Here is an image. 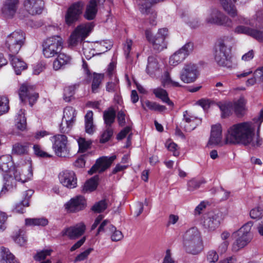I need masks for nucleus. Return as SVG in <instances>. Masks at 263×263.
<instances>
[{
    "label": "nucleus",
    "mask_w": 263,
    "mask_h": 263,
    "mask_svg": "<svg viewBox=\"0 0 263 263\" xmlns=\"http://www.w3.org/2000/svg\"><path fill=\"white\" fill-rule=\"evenodd\" d=\"M221 220V214L210 213L204 217L203 227L209 231H214L218 227Z\"/></svg>",
    "instance_id": "15"
},
{
    "label": "nucleus",
    "mask_w": 263,
    "mask_h": 263,
    "mask_svg": "<svg viewBox=\"0 0 263 263\" xmlns=\"http://www.w3.org/2000/svg\"><path fill=\"white\" fill-rule=\"evenodd\" d=\"M255 126L251 122L236 123L228 130L226 143L249 145L254 137Z\"/></svg>",
    "instance_id": "1"
},
{
    "label": "nucleus",
    "mask_w": 263,
    "mask_h": 263,
    "mask_svg": "<svg viewBox=\"0 0 263 263\" xmlns=\"http://www.w3.org/2000/svg\"><path fill=\"white\" fill-rule=\"evenodd\" d=\"M18 0L6 1L2 8V13L6 18H12L17 9Z\"/></svg>",
    "instance_id": "21"
},
{
    "label": "nucleus",
    "mask_w": 263,
    "mask_h": 263,
    "mask_svg": "<svg viewBox=\"0 0 263 263\" xmlns=\"http://www.w3.org/2000/svg\"><path fill=\"white\" fill-rule=\"evenodd\" d=\"M107 206V204L105 200H101L96 203L91 208L92 211L97 213H101L104 211Z\"/></svg>",
    "instance_id": "50"
},
{
    "label": "nucleus",
    "mask_w": 263,
    "mask_h": 263,
    "mask_svg": "<svg viewBox=\"0 0 263 263\" xmlns=\"http://www.w3.org/2000/svg\"><path fill=\"white\" fill-rule=\"evenodd\" d=\"M22 172L23 171L21 170L20 168L13 167L8 175L10 177L11 182L12 183V181H13L14 179L17 181L16 176H18V178L21 177Z\"/></svg>",
    "instance_id": "57"
},
{
    "label": "nucleus",
    "mask_w": 263,
    "mask_h": 263,
    "mask_svg": "<svg viewBox=\"0 0 263 263\" xmlns=\"http://www.w3.org/2000/svg\"><path fill=\"white\" fill-rule=\"evenodd\" d=\"M78 142L79 147V151L81 152H85L86 151L90 148L91 144V141H86V140L83 138H79Z\"/></svg>",
    "instance_id": "53"
},
{
    "label": "nucleus",
    "mask_w": 263,
    "mask_h": 263,
    "mask_svg": "<svg viewBox=\"0 0 263 263\" xmlns=\"http://www.w3.org/2000/svg\"><path fill=\"white\" fill-rule=\"evenodd\" d=\"M52 250L50 249L43 250L37 252L34 256L33 258L35 261H40L45 259L47 256H49Z\"/></svg>",
    "instance_id": "52"
},
{
    "label": "nucleus",
    "mask_w": 263,
    "mask_h": 263,
    "mask_svg": "<svg viewBox=\"0 0 263 263\" xmlns=\"http://www.w3.org/2000/svg\"><path fill=\"white\" fill-rule=\"evenodd\" d=\"M114 130L111 126H106V129L101 135L100 142L101 143H105L108 141L112 136Z\"/></svg>",
    "instance_id": "44"
},
{
    "label": "nucleus",
    "mask_w": 263,
    "mask_h": 263,
    "mask_svg": "<svg viewBox=\"0 0 263 263\" xmlns=\"http://www.w3.org/2000/svg\"><path fill=\"white\" fill-rule=\"evenodd\" d=\"M58 55L57 58L62 61V63H64L65 65L70 64L71 61V57L70 56L60 52Z\"/></svg>",
    "instance_id": "63"
},
{
    "label": "nucleus",
    "mask_w": 263,
    "mask_h": 263,
    "mask_svg": "<svg viewBox=\"0 0 263 263\" xmlns=\"http://www.w3.org/2000/svg\"><path fill=\"white\" fill-rule=\"evenodd\" d=\"M34 192L33 190H29L25 192L24 196V199L21 201L20 203L16 204L14 211L16 213H23L24 208L29 206V200L30 198L33 195Z\"/></svg>",
    "instance_id": "27"
},
{
    "label": "nucleus",
    "mask_w": 263,
    "mask_h": 263,
    "mask_svg": "<svg viewBox=\"0 0 263 263\" xmlns=\"http://www.w3.org/2000/svg\"><path fill=\"white\" fill-rule=\"evenodd\" d=\"M99 5L97 0H90L89 4L87 6L84 17L88 20H93L97 12V5Z\"/></svg>",
    "instance_id": "26"
},
{
    "label": "nucleus",
    "mask_w": 263,
    "mask_h": 263,
    "mask_svg": "<svg viewBox=\"0 0 263 263\" xmlns=\"http://www.w3.org/2000/svg\"><path fill=\"white\" fill-rule=\"evenodd\" d=\"M186 57L181 51L177 50L170 58L169 63L171 65L176 66L182 62Z\"/></svg>",
    "instance_id": "40"
},
{
    "label": "nucleus",
    "mask_w": 263,
    "mask_h": 263,
    "mask_svg": "<svg viewBox=\"0 0 263 263\" xmlns=\"http://www.w3.org/2000/svg\"><path fill=\"white\" fill-rule=\"evenodd\" d=\"M1 263H18L14 256L10 252L8 248H3L1 251Z\"/></svg>",
    "instance_id": "36"
},
{
    "label": "nucleus",
    "mask_w": 263,
    "mask_h": 263,
    "mask_svg": "<svg viewBox=\"0 0 263 263\" xmlns=\"http://www.w3.org/2000/svg\"><path fill=\"white\" fill-rule=\"evenodd\" d=\"M16 54H9L11 64L14 69L15 73L19 75L22 70L26 69V64L21 59L15 56Z\"/></svg>",
    "instance_id": "24"
},
{
    "label": "nucleus",
    "mask_w": 263,
    "mask_h": 263,
    "mask_svg": "<svg viewBox=\"0 0 263 263\" xmlns=\"http://www.w3.org/2000/svg\"><path fill=\"white\" fill-rule=\"evenodd\" d=\"M196 119V118L191 116L187 110L183 112V121L186 124L183 126L186 132H191L196 128V124L194 123Z\"/></svg>",
    "instance_id": "31"
},
{
    "label": "nucleus",
    "mask_w": 263,
    "mask_h": 263,
    "mask_svg": "<svg viewBox=\"0 0 263 263\" xmlns=\"http://www.w3.org/2000/svg\"><path fill=\"white\" fill-rule=\"evenodd\" d=\"M93 27V23H87L78 26L74 31L81 38L84 40L89 34Z\"/></svg>",
    "instance_id": "25"
},
{
    "label": "nucleus",
    "mask_w": 263,
    "mask_h": 263,
    "mask_svg": "<svg viewBox=\"0 0 263 263\" xmlns=\"http://www.w3.org/2000/svg\"><path fill=\"white\" fill-rule=\"evenodd\" d=\"M118 88V80L116 78L114 81L108 82L106 86V90L109 92H116Z\"/></svg>",
    "instance_id": "55"
},
{
    "label": "nucleus",
    "mask_w": 263,
    "mask_h": 263,
    "mask_svg": "<svg viewBox=\"0 0 263 263\" xmlns=\"http://www.w3.org/2000/svg\"><path fill=\"white\" fill-rule=\"evenodd\" d=\"M142 107L144 109H146L145 107H146L150 110L160 112L163 111L166 109L165 106L160 105L155 102H151L149 100H146L145 102H142Z\"/></svg>",
    "instance_id": "38"
},
{
    "label": "nucleus",
    "mask_w": 263,
    "mask_h": 263,
    "mask_svg": "<svg viewBox=\"0 0 263 263\" xmlns=\"http://www.w3.org/2000/svg\"><path fill=\"white\" fill-rule=\"evenodd\" d=\"M12 168L13 162L10 155H3L0 157V171L9 173Z\"/></svg>",
    "instance_id": "30"
},
{
    "label": "nucleus",
    "mask_w": 263,
    "mask_h": 263,
    "mask_svg": "<svg viewBox=\"0 0 263 263\" xmlns=\"http://www.w3.org/2000/svg\"><path fill=\"white\" fill-rule=\"evenodd\" d=\"M253 225L252 221H249L242 226L237 231L234 232V235L241 233L246 235H253L251 233V229Z\"/></svg>",
    "instance_id": "43"
},
{
    "label": "nucleus",
    "mask_w": 263,
    "mask_h": 263,
    "mask_svg": "<svg viewBox=\"0 0 263 263\" xmlns=\"http://www.w3.org/2000/svg\"><path fill=\"white\" fill-rule=\"evenodd\" d=\"M165 145L168 150L173 152L174 156H178L179 155V152L178 151L177 144L173 142H170L169 143L167 142Z\"/></svg>",
    "instance_id": "60"
},
{
    "label": "nucleus",
    "mask_w": 263,
    "mask_h": 263,
    "mask_svg": "<svg viewBox=\"0 0 263 263\" xmlns=\"http://www.w3.org/2000/svg\"><path fill=\"white\" fill-rule=\"evenodd\" d=\"M92 248H89L88 249L85 250L84 252L80 253L78 255L75 260L74 261H80L84 260L87 258L89 253L92 251Z\"/></svg>",
    "instance_id": "62"
},
{
    "label": "nucleus",
    "mask_w": 263,
    "mask_h": 263,
    "mask_svg": "<svg viewBox=\"0 0 263 263\" xmlns=\"http://www.w3.org/2000/svg\"><path fill=\"white\" fill-rule=\"evenodd\" d=\"M218 105L221 111V117L227 118L232 115L233 109V104L232 102H226L224 103L219 102Z\"/></svg>",
    "instance_id": "32"
},
{
    "label": "nucleus",
    "mask_w": 263,
    "mask_h": 263,
    "mask_svg": "<svg viewBox=\"0 0 263 263\" xmlns=\"http://www.w3.org/2000/svg\"><path fill=\"white\" fill-rule=\"evenodd\" d=\"M262 214V209L260 207H256L251 210L250 215L252 219H260Z\"/></svg>",
    "instance_id": "59"
},
{
    "label": "nucleus",
    "mask_w": 263,
    "mask_h": 263,
    "mask_svg": "<svg viewBox=\"0 0 263 263\" xmlns=\"http://www.w3.org/2000/svg\"><path fill=\"white\" fill-rule=\"evenodd\" d=\"M21 112H22L21 114L18 115L16 119V126L18 129L21 130H24L26 127V119L22 110H21Z\"/></svg>",
    "instance_id": "51"
},
{
    "label": "nucleus",
    "mask_w": 263,
    "mask_h": 263,
    "mask_svg": "<svg viewBox=\"0 0 263 263\" xmlns=\"http://www.w3.org/2000/svg\"><path fill=\"white\" fill-rule=\"evenodd\" d=\"M162 85L166 87L171 85L174 87H181V85L179 82L173 81L170 77L168 72H165L164 73V78L162 81Z\"/></svg>",
    "instance_id": "45"
},
{
    "label": "nucleus",
    "mask_w": 263,
    "mask_h": 263,
    "mask_svg": "<svg viewBox=\"0 0 263 263\" xmlns=\"http://www.w3.org/2000/svg\"><path fill=\"white\" fill-rule=\"evenodd\" d=\"M33 176V173L31 168L30 167L27 170L23 171L21 177L16 176L17 181L25 182L30 180Z\"/></svg>",
    "instance_id": "48"
},
{
    "label": "nucleus",
    "mask_w": 263,
    "mask_h": 263,
    "mask_svg": "<svg viewBox=\"0 0 263 263\" xmlns=\"http://www.w3.org/2000/svg\"><path fill=\"white\" fill-rule=\"evenodd\" d=\"M53 143L52 148L55 154L61 157H66L69 154L68 147L67 138L64 135H57L52 137Z\"/></svg>",
    "instance_id": "9"
},
{
    "label": "nucleus",
    "mask_w": 263,
    "mask_h": 263,
    "mask_svg": "<svg viewBox=\"0 0 263 263\" xmlns=\"http://www.w3.org/2000/svg\"><path fill=\"white\" fill-rule=\"evenodd\" d=\"M76 110L72 107L67 106L64 108L60 127L61 133H68L71 130L76 121Z\"/></svg>",
    "instance_id": "10"
},
{
    "label": "nucleus",
    "mask_w": 263,
    "mask_h": 263,
    "mask_svg": "<svg viewBox=\"0 0 263 263\" xmlns=\"http://www.w3.org/2000/svg\"><path fill=\"white\" fill-rule=\"evenodd\" d=\"M208 260L211 262H215L218 260V255L214 250L209 251L207 256Z\"/></svg>",
    "instance_id": "64"
},
{
    "label": "nucleus",
    "mask_w": 263,
    "mask_h": 263,
    "mask_svg": "<svg viewBox=\"0 0 263 263\" xmlns=\"http://www.w3.org/2000/svg\"><path fill=\"white\" fill-rule=\"evenodd\" d=\"M84 6L83 2H78L68 8L65 15V21L68 26L74 25L79 20L83 12Z\"/></svg>",
    "instance_id": "7"
},
{
    "label": "nucleus",
    "mask_w": 263,
    "mask_h": 263,
    "mask_svg": "<svg viewBox=\"0 0 263 263\" xmlns=\"http://www.w3.org/2000/svg\"><path fill=\"white\" fill-rule=\"evenodd\" d=\"M159 71V65L157 59L154 56L148 57L146 72L151 77H155Z\"/></svg>",
    "instance_id": "23"
},
{
    "label": "nucleus",
    "mask_w": 263,
    "mask_h": 263,
    "mask_svg": "<svg viewBox=\"0 0 263 263\" xmlns=\"http://www.w3.org/2000/svg\"><path fill=\"white\" fill-rule=\"evenodd\" d=\"M48 220L45 218H26L25 224L28 226H42L44 227L48 224Z\"/></svg>",
    "instance_id": "39"
},
{
    "label": "nucleus",
    "mask_w": 263,
    "mask_h": 263,
    "mask_svg": "<svg viewBox=\"0 0 263 263\" xmlns=\"http://www.w3.org/2000/svg\"><path fill=\"white\" fill-rule=\"evenodd\" d=\"M33 150L34 154L37 156L41 157H49L50 155L47 153L43 151L38 145H34L33 146Z\"/></svg>",
    "instance_id": "61"
},
{
    "label": "nucleus",
    "mask_w": 263,
    "mask_h": 263,
    "mask_svg": "<svg viewBox=\"0 0 263 263\" xmlns=\"http://www.w3.org/2000/svg\"><path fill=\"white\" fill-rule=\"evenodd\" d=\"M199 75L197 66L192 63L184 64L180 73V80L185 83L194 82Z\"/></svg>",
    "instance_id": "8"
},
{
    "label": "nucleus",
    "mask_w": 263,
    "mask_h": 263,
    "mask_svg": "<svg viewBox=\"0 0 263 263\" xmlns=\"http://www.w3.org/2000/svg\"><path fill=\"white\" fill-rule=\"evenodd\" d=\"M104 78V74H94L92 82L91 89L93 93L98 92V88Z\"/></svg>",
    "instance_id": "41"
},
{
    "label": "nucleus",
    "mask_w": 263,
    "mask_h": 263,
    "mask_svg": "<svg viewBox=\"0 0 263 263\" xmlns=\"http://www.w3.org/2000/svg\"><path fill=\"white\" fill-rule=\"evenodd\" d=\"M234 31L238 34L242 33L250 36L258 42H263V30H259L249 27L239 25L235 28Z\"/></svg>",
    "instance_id": "19"
},
{
    "label": "nucleus",
    "mask_w": 263,
    "mask_h": 263,
    "mask_svg": "<svg viewBox=\"0 0 263 263\" xmlns=\"http://www.w3.org/2000/svg\"><path fill=\"white\" fill-rule=\"evenodd\" d=\"M24 6L28 13L34 15L42 12L44 2L43 0H25Z\"/></svg>",
    "instance_id": "17"
},
{
    "label": "nucleus",
    "mask_w": 263,
    "mask_h": 263,
    "mask_svg": "<svg viewBox=\"0 0 263 263\" xmlns=\"http://www.w3.org/2000/svg\"><path fill=\"white\" fill-rule=\"evenodd\" d=\"M98 180L99 176L97 175L86 181L83 185V192H89L95 190L98 186Z\"/></svg>",
    "instance_id": "37"
},
{
    "label": "nucleus",
    "mask_w": 263,
    "mask_h": 263,
    "mask_svg": "<svg viewBox=\"0 0 263 263\" xmlns=\"http://www.w3.org/2000/svg\"><path fill=\"white\" fill-rule=\"evenodd\" d=\"M205 21L209 24L223 26L228 28L233 27L232 20L216 8L211 9Z\"/></svg>",
    "instance_id": "6"
},
{
    "label": "nucleus",
    "mask_w": 263,
    "mask_h": 263,
    "mask_svg": "<svg viewBox=\"0 0 263 263\" xmlns=\"http://www.w3.org/2000/svg\"><path fill=\"white\" fill-rule=\"evenodd\" d=\"M63 41L59 35H54L44 40L42 43V51L45 58L58 55L63 48Z\"/></svg>",
    "instance_id": "3"
},
{
    "label": "nucleus",
    "mask_w": 263,
    "mask_h": 263,
    "mask_svg": "<svg viewBox=\"0 0 263 263\" xmlns=\"http://www.w3.org/2000/svg\"><path fill=\"white\" fill-rule=\"evenodd\" d=\"M168 35V30L166 28L160 29L158 33L153 36L149 30L145 31V36L148 41L153 45L154 49L158 52L166 48V43L165 39Z\"/></svg>",
    "instance_id": "5"
},
{
    "label": "nucleus",
    "mask_w": 263,
    "mask_h": 263,
    "mask_svg": "<svg viewBox=\"0 0 263 263\" xmlns=\"http://www.w3.org/2000/svg\"><path fill=\"white\" fill-rule=\"evenodd\" d=\"M193 43L192 42H188L178 50L181 51V52L183 54H184V56L186 58L193 51Z\"/></svg>",
    "instance_id": "54"
},
{
    "label": "nucleus",
    "mask_w": 263,
    "mask_h": 263,
    "mask_svg": "<svg viewBox=\"0 0 263 263\" xmlns=\"http://www.w3.org/2000/svg\"><path fill=\"white\" fill-rule=\"evenodd\" d=\"M205 182L202 180L192 179L187 182V190L189 191H194L198 189L200 185Z\"/></svg>",
    "instance_id": "47"
},
{
    "label": "nucleus",
    "mask_w": 263,
    "mask_h": 263,
    "mask_svg": "<svg viewBox=\"0 0 263 263\" xmlns=\"http://www.w3.org/2000/svg\"><path fill=\"white\" fill-rule=\"evenodd\" d=\"M232 237L235 239V241L233 243L234 246L245 247L251 241L253 235H246L241 233V234L239 233L234 235L233 233Z\"/></svg>",
    "instance_id": "28"
},
{
    "label": "nucleus",
    "mask_w": 263,
    "mask_h": 263,
    "mask_svg": "<svg viewBox=\"0 0 263 263\" xmlns=\"http://www.w3.org/2000/svg\"><path fill=\"white\" fill-rule=\"evenodd\" d=\"M25 33L21 31H15L8 35L6 45L9 54H17L25 41Z\"/></svg>",
    "instance_id": "4"
},
{
    "label": "nucleus",
    "mask_w": 263,
    "mask_h": 263,
    "mask_svg": "<svg viewBox=\"0 0 263 263\" xmlns=\"http://www.w3.org/2000/svg\"><path fill=\"white\" fill-rule=\"evenodd\" d=\"M76 85L69 86L65 88L64 90V99L66 102H69L71 98L74 93Z\"/></svg>",
    "instance_id": "49"
},
{
    "label": "nucleus",
    "mask_w": 263,
    "mask_h": 263,
    "mask_svg": "<svg viewBox=\"0 0 263 263\" xmlns=\"http://www.w3.org/2000/svg\"><path fill=\"white\" fill-rule=\"evenodd\" d=\"M116 159V156L102 157L98 159L96 163L88 171V173L92 175L96 172L102 173L110 167L112 162Z\"/></svg>",
    "instance_id": "12"
},
{
    "label": "nucleus",
    "mask_w": 263,
    "mask_h": 263,
    "mask_svg": "<svg viewBox=\"0 0 263 263\" xmlns=\"http://www.w3.org/2000/svg\"><path fill=\"white\" fill-rule=\"evenodd\" d=\"M86 206V201L82 196H77L71 199L66 204V209L71 213H76L83 210Z\"/></svg>",
    "instance_id": "16"
},
{
    "label": "nucleus",
    "mask_w": 263,
    "mask_h": 263,
    "mask_svg": "<svg viewBox=\"0 0 263 263\" xmlns=\"http://www.w3.org/2000/svg\"><path fill=\"white\" fill-rule=\"evenodd\" d=\"M234 39L231 36H224L218 40V49L215 52V60L221 66L232 67L231 51Z\"/></svg>",
    "instance_id": "2"
},
{
    "label": "nucleus",
    "mask_w": 263,
    "mask_h": 263,
    "mask_svg": "<svg viewBox=\"0 0 263 263\" xmlns=\"http://www.w3.org/2000/svg\"><path fill=\"white\" fill-rule=\"evenodd\" d=\"M222 129L220 124L212 126L211 136L208 142L207 146L222 145Z\"/></svg>",
    "instance_id": "20"
},
{
    "label": "nucleus",
    "mask_w": 263,
    "mask_h": 263,
    "mask_svg": "<svg viewBox=\"0 0 263 263\" xmlns=\"http://www.w3.org/2000/svg\"><path fill=\"white\" fill-rule=\"evenodd\" d=\"M85 230V225L81 222L64 229L62 233L63 236H66L71 239H75L82 236Z\"/></svg>",
    "instance_id": "18"
},
{
    "label": "nucleus",
    "mask_w": 263,
    "mask_h": 263,
    "mask_svg": "<svg viewBox=\"0 0 263 263\" xmlns=\"http://www.w3.org/2000/svg\"><path fill=\"white\" fill-rule=\"evenodd\" d=\"M153 92L157 98L161 99L164 103L170 106L173 105V103L169 99L168 93L165 90L161 88H157L154 89Z\"/></svg>",
    "instance_id": "34"
},
{
    "label": "nucleus",
    "mask_w": 263,
    "mask_h": 263,
    "mask_svg": "<svg viewBox=\"0 0 263 263\" xmlns=\"http://www.w3.org/2000/svg\"><path fill=\"white\" fill-rule=\"evenodd\" d=\"M246 102L245 98L241 96L238 100L233 103L234 111L237 116H242L245 114L246 110Z\"/></svg>",
    "instance_id": "29"
},
{
    "label": "nucleus",
    "mask_w": 263,
    "mask_h": 263,
    "mask_svg": "<svg viewBox=\"0 0 263 263\" xmlns=\"http://www.w3.org/2000/svg\"><path fill=\"white\" fill-rule=\"evenodd\" d=\"M83 40L74 30L69 39V45L71 46H76L80 41Z\"/></svg>",
    "instance_id": "56"
},
{
    "label": "nucleus",
    "mask_w": 263,
    "mask_h": 263,
    "mask_svg": "<svg viewBox=\"0 0 263 263\" xmlns=\"http://www.w3.org/2000/svg\"><path fill=\"white\" fill-rule=\"evenodd\" d=\"M110 231L113 232V234L111 235V238L112 241H117L121 240L123 238V235L121 231L116 230V228L111 225Z\"/></svg>",
    "instance_id": "58"
},
{
    "label": "nucleus",
    "mask_w": 263,
    "mask_h": 263,
    "mask_svg": "<svg viewBox=\"0 0 263 263\" xmlns=\"http://www.w3.org/2000/svg\"><path fill=\"white\" fill-rule=\"evenodd\" d=\"M9 109V100L6 97H0V116L8 112Z\"/></svg>",
    "instance_id": "46"
},
{
    "label": "nucleus",
    "mask_w": 263,
    "mask_h": 263,
    "mask_svg": "<svg viewBox=\"0 0 263 263\" xmlns=\"http://www.w3.org/2000/svg\"><path fill=\"white\" fill-rule=\"evenodd\" d=\"M85 127L87 133L92 134L95 131L93 123V112L88 111L85 116Z\"/></svg>",
    "instance_id": "33"
},
{
    "label": "nucleus",
    "mask_w": 263,
    "mask_h": 263,
    "mask_svg": "<svg viewBox=\"0 0 263 263\" xmlns=\"http://www.w3.org/2000/svg\"><path fill=\"white\" fill-rule=\"evenodd\" d=\"M184 245L198 246L202 245L200 233L197 228L193 227L187 230L183 235Z\"/></svg>",
    "instance_id": "11"
},
{
    "label": "nucleus",
    "mask_w": 263,
    "mask_h": 263,
    "mask_svg": "<svg viewBox=\"0 0 263 263\" xmlns=\"http://www.w3.org/2000/svg\"><path fill=\"white\" fill-rule=\"evenodd\" d=\"M28 146L27 144L16 143L13 146L12 153L16 155H24L27 153Z\"/></svg>",
    "instance_id": "42"
},
{
    "label": "nucleus",
    "mask_w": 263,
    "mask_h": 263,
    "mask_svg": "<svg viewBox=\"0 0 263 263\" xmlns=\"http://www.w3.org/2000/svg\"><path fill=\"white\" fill-rule=\"evenodd\" d=\"M238 0H219L220 5L223 10L231 17L237 16L238 11L235 4Z\"/></svg>",
    "instance_id": "22"
},
{
    "label": "nucleus",
    "mask_w": 263,
    "mask_h": 263,
    "mask_svg": "<svg viewBox=\"0 0 263 263\" xmlns=\"http://www.w3.org/2000/svg\"><path fill=\"white\" fill-rule=\"evenodd\" d=\"M60 182L65 187L72 189L77 186V178L72 171L65 170L59 175Z\"/></svg>",
    "instance_id": "13"
},
{
    "label": "nucleus",
    "mask_w": 263,
    "mask_h": 263,
    "mask_svg": "<svg viewBox=\"0 0 263 263\" xmlns=\"http://www.w3.org/2000/svg\"><path fill=\"white\" fill-rule=\"evenodd\" d=\"M19 97L22 102H24L27 98L32 106L39 98V94L34 91L33 86L24 84L20 87Z\"/></svg>",
    "instance_id": "14"
},
{
    "label": "nucleus",
    "mask_w": 263,
    "mask_h": 263,
    "mask_svg": "<svg viewBox=\"0 0 263 263\" xmlns=\"http://www.w3.org/2000/svg\"><path fill=\"white\" fill-rule=\"evenodd\" d=\"M116 116V111L112 107H109L104 111L103 119L106 126H111V124L115 122Z\"/></svg>",
    "instance_id": "35"
}]
</instances>
